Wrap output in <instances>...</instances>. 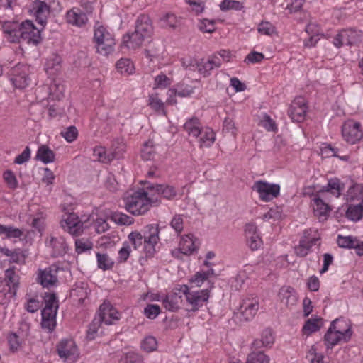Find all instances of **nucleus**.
Listing matches in <instances>:
<instances>
[{
    "instance_id": "f257e3e1",
    "label": "nucleus",
    "mask_w": 363,
    "mask_h": 363,
    "mask_svg": "<svg viewBox=\"0 0 363 363\" xmlns=\"http://www.w3.org/2000/svg\"><path fill=\"white\" fill-rule=\"evenodd\" d=\"M158 225H148L143 230V234L137 231L131 232L128 240L136 250L142 249L147 257H152L155 252V245L160 240Z\"/></svg>"
},
{
    "instance_id": "f03ea898",
    "label": "nucleus",
    "mask_w": 363,
    "mask_h": 363,
    "mask_svg": "<svg viewBox=\"0 0 363 363\" xmlns=\"http://www.w3.org/2000/svg\"><path fill=\"white\" fill-rule=\"evenodd\" d=\"M125 201V208L135 216L147 213L150 206L155 203V201L148 196L147 192L143 189L134 191L131 195L128 196Z\"/></svg>"
},
{
    "instance_id": "7ed1b4c3",
    "label": "nucleus",
    "mask_w": 363,
    "mask_h": 363,
    "mask_svg": "<svg viewBox=\"0 0 363 363\" xmlns=\"http://www.w3.org/2000/svg\"><path fill=\"white\" fill-rule=\"evenodd\" d=\"M94 40L96 43L97 52L107 55L113 50L115 45V39L112 34L107 29L96 23L94 26Z\"/></svg>"
},
{
    "instance_id": "20e7f679",
    "label": "nucleus",
    "mask_w": 363,
    "mask_h": 363,
    "mask_svg": "<svg viewBox=\"0 0 363 363\" xmlns=\"http://www.w3.org/2000/svg\"><path fill=\"white\" fill-rule=\"evenodd\" d=\"M179 291L185 296L187 310L192 312H195L203 306L210 297L208 289L191 291L186 285H182Z\"/></svg>"
},
{
    "instance_id": "39448f33",
    "label": "nucleus",
    "mask_w": 363,
    "mask_h": 363,
    "mask_svg": "<svg viewBox=\"0 0 363 363\" xmlns=\"http://www.w3.org/2000/svg\"><path fill=\"white\" fill-rule=\"evenodd\" d=\"M252 189L258 193L262 201L266 202L277 198L280 193V186L279 184H270L262 180L255 182Z\"/></svg>"
},
{
    "instance_id": "423d86ee",
    "label": "nucleus",
    "mask_w": 363,
    "mask_h": 363,
    "mask_svg": "<svg viewBox=\"0 0 363 363\" xmlns=\"http://www.w3.org/2000/svg\"><path fill=\"white\" fill-rule=\"evenodd\" d=\"M342 135L344 140L350 144H355L363 137L361 124L354 120L345 121L342 126Z\"/></svg>"
},
{
    "instance_id": "0eeeda50",
    "label": "nucleus",
    "mask_w": 363,
    "mask_h": 363,
    "mask_svg": "<svg viewBox=\"0 0 363 363\" xmlns=\"http://www.w3.org/2000/svg\"><path fill=\"white\" fill-rule=\"evenodd\" d=\"M362 40V32L353 28L342 30L333 39V44L337 48L344 45H356Z\"/></svg>"
},
{
    "instance_id": "6e6552de",
    "label": "nucleus",
    "mask_w": 363,
    "mask_h": 363,
    "mask_svg": "<svg viewBox=\"0 0 363 363\" xmlns=\"http://www.w3.org/2000/svg\"><path fill=\"white\" fill-rule=\"evenodd\" d=\"M29 67L18 64L10 70V80L16 88L24 89L29 85Z\"/></svg>"
},
{
    "instance_id": "1a4fd4ad",
    "label": "nucleus",
    "mask_w": 363,
    "mask_h": 363,
    "mask_svg": "<svg viewBox=\"0 0 363 363\" xmlns=\"http://www.w3.org/2000/svg\"><path fill=\"white\" fill-rule=\"evenodd\" d=\"M60 268L56 264L44 269H39L37 277V281L44 288H51L58 282L57 274Z\"/></svg>"
},
{
    "instance_id": "9d476101",
    "label": "nucleus",
    "mask_w": 363,
    "mask_h": 363,
    "mask_svg": "<svg viewBox=\"0 0 363 363\" xmlns=\"http://www.w3.org/2000/svg\"><path fill=\"white\" fill-rule=\"evenodd\" d=\"M61 227L73 236H79L84 230V223L74 213L66 214L63 216Z\"/></svg>"
},
{
    "instance_id": "9b49d317",
    "label": "nucleus",
    "mask_w": 363,
    "mask_h": 363,
    "mask_svg": "<svg viewBox=\"0 0 363 363\" xmlns=\"http://www.w3.org/2000/svg\"><path fill=\"white\" fill-rule=\"evenodd\" d=\"M25 21L19 23L16 21H6L2 26L5 37L10 43L22 42Z\"/></svg>"
},
{
    "instance_id": "f8f14e48",
    "label": "nucleus",
    "mask_w": 363,
    "mask_h": 363,
    "mask_svg": "<svg viewBox=\"0 0 363 363\" xmlns=\"http://www.w3.org/2000/svg\"><path fill=\"white\" fill-rule=\"evenodd\" d=\"M313 233H315V230L311 229L305 230L303 235L299 241L298 246L295 247V253L297 256L303 257H306L313 245H315L316 242L320 239L319 237L313 236Z\"/></svg>"
},
{
    "instance_id": "ddd939ff",
    "label": "nucleus",
    "mask_w": 363,
    "mask_h": 363,
    "mask_svg": "<svg viewBox=\"0 0 363 363\" xmlns=\"http://www.w3.org/2000/svg\"><path fill=\"white\" fill-rule=\"evenodd\" d=\"M57 352L60 358L69 363L74 362L78 357L77 348L72 340H62L57 345Z\"/></svg>"
},
{
    "instance_id": "4468645a",
    "label": "nucleus",
    "mask_w": 363,
    "mask_h": 363,
    "mask_svg": "<svg viewBox=\"0 0 363 363\" xmlns=\"http://www.w3.org/2000/svg\"><path fill=\"white\" fill-rule=\"evenodd\" d=\"M259 310V301L257 297L243 299L240 306V322L251 320Z\"/></svg>"
},
{
    "instance_id": "2eb2a0df",
    "label": "nucleus",
    "mask_w": 363,
    "mask_h": 363,
    "mask_svg": "<svg viewBox=\"0 0 363 363\" xmlns=\"http://www.w3.org/2000/svg\"><path fill=\"white\" fill-rule=\"evenodd\" d=\"M96 318L100 319L101 323L110 325L119 320V313L109 301H104L100 306L99 314Z\"/></svg>"
},
{
    "instance_id": "dca6fc26",
    "label": "nucleus",
    "mask_w": 363,
    "mask_h": 363,
    "mask_svg": "<svg viewBox=\"0 0 363 363\" xmlns=\"http://www.w3.org/2000/svg\"><path fill=\"white\" fill-rule=\"evenodd\" d=\"M307 111L306 102L304 98L299 96L291 103L288 113L292 121L301 122L303 121Z\"/></svg>"
},
{
    "instance_id": "f3484780",
    "label": "nucleus",
    "mask_w": 363,
    "mask_h": 363,
    "mask_svg": "<svg viewBox=\"0 0 363 363\" xmlns=\"http://www.w3.org/2000/svg\"><path fill=\"white\" fill-rule=\"evenodd\" d=\"M326 199L318 192L313 199V212L319 220H325L331 211L330 206L324 201Z\"/></svg>"
},
{
    "instance_id": "a211bd4d",
    "label": "nucleus",
    "mask_w": 363,
    "mask_h": 363,
    "mask_svg": "<svg viewBox=\"0 0 363 363\" xmlns=\"http://www.w3.org/2000/svg\"><path fill=\"white\" fill-rule=\"evenodd\" d=\"M41 40L40 31L36 28L32 21H26L23 29L22 42L28 44L37 45Z\"/></svg>"
},
{
    "instance_id": "6ab92c4d",
    "label": "nucleus",
    "mask_w": 363,
    "mask_h": 363,
    "mask_svg": "<svg viewBox=\"0 0 363 363\" xmlns=\"http://www.w3.org/2000/svg\"><path fill=\"white\" fill-rule=\"evenodd\" d=\"M66 21L69 24L82 28L88 22L86 14L79 8H72L66 13Z\"/></svg>"
},
{
    "instance_id": "aec40b11",
    "label": "nucleus",
    "mask_w": 363,
    "mask_h": 363,
    "mask_svg": "<svg viewBox=\"0 0 363 363\" xmlns=\"http://www.w3.org/2000/svg\"><path fill=\"white\" fill-rule=\"evenodd\" d=\"M278 296L281 303L289 308H291L297 303V294L294 289L291 286H282L279 289Z\"/></svg>"
},
{
    "instance_id": "412c9836",
    "label": "nucleus",
    "mask_w": 363,
    "mask_h": 363,
    "mask_svg": "<svg viewBox=\"0 0 363 363\" xmlns=\"http://www.w3.org/2000/svg\"><path fill=\"white\" fill-rule=\"evenodd\" d=\"M345 189V184L337 178H333L328 180L326 186L318 191L320 195L327 198L328 194H331L336 198L340 197L342 191Z\"/></svg>"
},
{
    "instance_id": "4be33fe9",
    "label": "nucleus",
    "mask_w": 363,
    "mask_h": 363,
    "mask_svg": "<svg viewBox=\"0 0 363 363\" xmlns=\"http://www.w3.org/2000/svg\"><path fill=\"white\" fill-rule=\"evenodd\" d=\"M220 65L221 60L220 56L213 55L210 56L206 61L203 59L199 60V72L206 77L211 74V70L220 67Z\"/></svg>"
},
{
    "instance_id": "5701e85b",
    "label": "nucleus",
    "mask_w": 363,
    "mask_h": 363,
    "mask_svg": "<svg viewBox=\"0 0 363 363\" xmlns=\"http://www.w3.org/2000/svg\"><path fill=\"white\" fill-rule=\"evenodd\" d=\"M146 39L148 38L135 29L132 33H127L123 37V44L128 49L135 50L140 48Z\"/></svg>"
},
{
    "instance_id": "b1692460",
    "label": "nucleus",
    "mask_w": 363,
    "mask_h": 363,
    "mask_svg": "<svg viewBox=\"0 0 363 363\" xmlns=\"http://www.w3.org/2000/svg\"><path fill=\"white\" fill-rule=\"evenodd\" d=\"M135 29L145 37L150 38L153 33V27L149 16L146 15L138 16L135 22Z\"/></svg>"
},
{
    "instance_id": "393cba45",
    "label": "nucleus",
    "mask_w": 363,
    "mask_h": 363,
    "mask_svg": "<svg viewBox=\"0 0 363 363\" xmlns=\"http://www.w3.org/2000/svg\"><path fill=\"white\" fill-rule=\"evenodd\" d=\"M33 10L35 11L36 21L43 26L50 12L49 6L44 1L37 0L34 2Z\"/></svg>"
},
{
    "instance_id": "a878e982",
    "label": "nucleus",
    "mask_w": 363,
    "mask_h": 363,
    "mask_svg": "<svg viewBox=\"0 0 363 363\" xmlns=\"http://www.w3.org/2000/svg\"><path fill=\"white\" fill-rule=\"evenodd\" d=\"M330 328L343 335L345 342H347L350 339L352 331L350 325L347 320L337 318L331 323Z\"/></svg>"
},
{
    "instance_id": "bb28decb",
    "label": "nucleus",
    "mask_w": 363,
    "mask_h": 363,
    "mask_svg": "<svg viewBox=\"0 0 363 363\" xmlns=\"http://www.w3.org/2000/svg\"><path fill=\"white\" fill-rule=\"evenodd\" d=\"M49 246L52 247V255L55 257H62L67 252V245L64 238L51 237Z\"/></svg>"
},
{
    "instance_id": "cd10ccee",
    "label": "nucleus",
    "mask_w": 363,
    "mask_h": 363,
    "mask_svg": "<svg viewBox=\"0 0 363 363\" xmlns=\"http://www.w3.org/2000/svg\"><path fill=\"white\" fill-rule=\"evenodd\" d=\"M45 307L42 310L41 315L47 316L50 314H56L58 308V301L55 294L46 293L44 296Z\"/></svg>"
},
{
    "instance_id": "c85d7f7f",
    "label": "nucleus",
    "mask_w": 363,
    "mask_h": 363,
    "mask_svg": "<svg viewBox=\"0 0 363 363\" xmlns=\"http://www.w3.org/2000/svg\"><path fill=\"white\" fill-rule=\"evenodd\" d=\"M62 59L57 54H52L48 60L45 65L46 73L53 77L56 75L61 69Z\"/></svg>"
},
{
    "instance_id": "c756f323",
    "label": "nucleus",
    "mask_w": 363,
    "mask_h": 363,
    "mask_svg": "<svg viewBox=\"0 0 363 363\" xmlns=\"http://www.w3.org/2000/svg\"><path fill=\"white\" fill-rule=\"evenodd\" d=\"M198 138H199V142L201 147H211L216 140L214 132L209 128H202Z\"/></svg>"
},
{
    "instance_id": "7c9ffc66",
    "label": "nucleus",
    "mask_w": 363,
    "mask_h": 363,
    "mask_svg": "<svg viewBox=\"0 0 363 363\" xmlns=\"http://www.w3.org/2000/svg\"><path fill=\"white\" fill-rule=\"evenodd\" d=\"M182 302V296L177 293H172L163 299V305L167 310L175 311L180 308Z\"/></svg>"
},
{
    "instance_id": "2f4dec72",
    "label": "nucleus",
    "mask_w": 363,
    "mask_h": 363,
    "mask_svg": "<svg viewBox=\"0 0 363 363\" xmlns=\"http://www.w3.org/2000/svg\"><path fill=\"white\" fill-rule=\"evenodd\" d=\"M147 189L155 191L164 198L172 199L177 195V191L173 186L163 184H151Z\"/></svg>"
},
{
    "instance_id": "473e14b6",
    "label": "nucleus",
    "mask_w": 363,
    "mask_h": 363,
    "mask_svg": "<svg viewBox=\"0 0 363 363\" xmlns=\"http://www.w3.org/2000/svg\"><path fill=\"white\" fill-rule=\"evenodd\" d=\"M9 285H11V289H14V293L16 291L19 286V276L16 273V267H10L5 271L4 279Z\"/></svg>"
},
{
    "instance_id": "72a5a7b5",
    "label": "nucleus",
    "mask_w": 363,
    "mask_h": 363,
    "mask_svg": "<svg viewBox=\"0 0 363 363\" xmlns=\"http://www.w3.org/2000/svg\"><path fill=\"white\" fill-rule=\"evenodd\" d=\"M347 201H363V184H354L347 190L346 194Z\"/></svg>"
},
{
    "instance_id": "f704fd0d",
    "label": "nucleus",
    "mask_w": 363,
    "mask_h": 363,
    "mask_svg": "<svg viewBox=\"0 0 363 363\" xmlns=\"http://www.w3.org/2000/svg\"><path fill=\"white\" fill-rule=\"evenodd\" d=\"M197 247L193 235H185L182 238L180 248L184 254H191Z\"/></svg>"
},
{
    "instance_id": "c9c22d12",
    "label": "nucleus",
    "mask_w": 363,
    "mask_h": 363,
    "mask_svg": "<svg viewBox=\"0 0 363 363\" xmlns=\"http://www.w3.org/2000/svg\"><path fill=\"white\" fill-rule=\"evenodd\" d=\"M202 125L197 118H191L189 119L184 125V129L189 135L198 138Z\"/></svg>"
},
{
    "instance_id": "e433bc0d",
    "label": "nucleus",
    "mask_w": 363,
    "mask_h": 363,
    "mask_svg": "<svg viewBox=\"0 0 363 363\" xmlns=\"http://www.w3.org/2000/svg\"><path fill=\"white\" fill-rule=\"evenodd\" d=\"M274 337L271 329L267 328L262 333L261 339L253 342L252 345L255 348H259L262 346L268 347L274 343Z\"/></svg>"
},
{
    "instance_id": "4c0bfd02",
    "label": "nucleus",
    "mask_w": 363,
    "mask_h": 363,
    "mask_svg": "<svg viewBox=\"0 0 363 363\" xmlns=\"http://www.w3.org/2000/svg\"><path fill=\"white\" fill-rule=\"evenodd\" d=\"M55 155L54 152L46 145H41L39 147L36 158L42 161L45 164L50 163L54 162Z\"/></svg>"
},
{
    "instance_id": "58836bf2",
    "label": "nucleus",
    "mask_w": 363,
    "mask_h": 363,
    "mask_svg": "<svg viewBox=\"0 0 363 363\" xmlns=\"http://www.w3.org/2000/svg\"><path fill=\"white\" fill-rule=\"evenodd\" d=\"M346 216L353 221H358L363 218V201L357 205H350L346 211Z\"/></svg>"
},
{
    "instance_id": "ea45409f",
    "label": "nucleus",
    "mask_w": 363,
    "mask_h": 363,
    "mask_svg": "<svg viewBox=\"0 0 363 363\" xmlns=\"http://www.w3.org/2000/svg\"><path fill=\"white\" fill-rule=\"evenodd\" d=\"M14 289H11V285H9L5 281L0 280V304H6L10 299L15 296Z\"/></svg>"
},
{
    "instance_id": "a19ab883",
    "label": "nucleus",
    "mask_w": 363,
    "mask_h": 363,
    "mask_svg": "<svg viewBox=\"0 0 363 363\" xmlns=\"http://www.w3.org/2000/svg\"><path fill=\"white\" fill-rule=\"evenodd\" d=\"M157 155L156 147L152 140H148L143 144L141 149V157L144 160H154Z\"/></svg>"
},
{
    "instance_id": "79ce46f5",
    "label": "nucleus",
    "mask_w": 363,
    "mask_h": 363,
    "mask_svg": "<svg viewBox=\"0 0 363 363\" xmlns=\"http://www.w3.org/2000/svg\"><path fill=\"white\" fill-rule=\"evenodd\" d=\"M161 26L174 29L180 24V19L174 13H167L160 20Z\"/></svg>"
},
{
    "instance_id": "37998d69",
    "label": "nucleus",
    "mask_w": 363,
    "mask_h": 363,
    "mask_svg": "<svg viewBox=\"0 0 363 363\" xmlns=\"http://www.w3.org/2000/svg\"><path fill=\"white\" fill-rule=\"evenodd\" d=\"M324 340L328 344V347H332L341 341L345 342V337L343 335L337 333L335 330H331L330 328L324 336Z\"/></svg>"
},
{
    "instance_id": "c03bdc74",
    "label": "nucleus",
    "mask_w": 363,
    "mask_h": 363,
    "mask_svg": "<svg viewBox=\"0 0 363 363\" xmlns=\"http://www.w3.org/2000/svg\"><path fill=\"white\" fill-rule=\"evenodd\" d=\"M93 155L98 161L105 164H108L113 160V155L102 146L94 147Z\"/></svg>"
},
{
    "instance_id": "a18cd8bd",
    "label": "nucleus",
    "mask_w": 363,
    "mask_h": 363,
    "mask_svg": "<svg viewBox=\"0 0 363 363\" xmlns=\"http://www.w3.org/2000/svg\"><path fill=\"white\" fill-rule=\"evenodd\" d=\"M322 325L321 318H310L306 320L303 327V332L304 334L310 335L320 330Z\"/></svg>"
},
{
    "instance_id": "49530a36",
    "label": "nucleus",
    "mask_w": 363,
    "mask_h": 363,
    "mask_svg": "<svg viewBox=\"0 0 363 363\" xmlns=\"http://www.w3.org/2000/svg\"><path fill=\"white\" fill-rule=\"evenodd\" d=\"M23 235L21 230L13 226L0 225V235H4L5 238H18Z\"/></svg>"
},
{
    "instance_id": "de8ad7c7",
    "label": "nucleus",
    "mask_w": 363,
    "mask_h": 363,
    "mask_svg": "<svg viewBox=\"0 0 363 363\" xmlns=\"http://www.w3.org/2000/svg\"><path fill=\"white\" fill-rule=\"evenodd\" d=\"M109 152L113 155V160L119 159L125 152V145L122 140L117 139L113 141Z\"/></svg>"
},
{
    "instance_id": "09e8293b",
    "label": "nucleus",
    "mask_w": 363,
    "mask_h": 363,
    "mask_svg": "<svg viewBox=\"0 0 363 363\" xmlns=\"http://www.w3.org/2000/svg\"><path fill=\"white\" fill-rule=\"evenodd\" d=\"M116 68L121 74H130L133 72L134 66L130 60L125 58L116 62Z\"/></svg>"
},
{
    "instance_id": "8fccbe9b",
    "label": "nucleus",
    "mask_w": 363,
    "mask_h": 363,
    "mask_svg": "<svg viewBox=\"0 0 363 363\" xmlns=\"http://www.w3.org/2000/svg\"><path fill=\"white\" fill-rule=\"evenodd\" d=\"M220 8L223 11L228 10L240 11L243 8V6L239 1L223 0L220 4Z\"/></svg>"
},
{
    "instance_id": "3c124183",
    "label": "nucleus",
    "mask_w": 363,
    "mask_h": 363,
    "mask_svg": "<svg viewBox=\"0 0 363 363\" xmlns=\"http://www.w3.org/2000/svg\"><path fill=\"white\" fill-rule=\"evenodd\" d=\"M41 325L48 332L52 331L56 325V314H50L49 316L42 315Z\"/></svg>"
},
{
    "instance_id": "603ef678",
    "label": "nucleus",
    "mask_w": 363,
    "mask_h": 363,
    "mask_svg": "<svg viewBox=\"0 0 363 363\" xmlns=\"http://www.w3.org/2000/svg\"><path fill=\"white\" fill-rule=\"evenodd\" d=\"M112 220L120 225H131L133 223V218L123 213H114L111 216Z\"/></svg>"
},
{
    "instance_id": "864d4df0",
    "label": "nucleus",
    "mask_w": 363,
    "mask_h": 363,
    "mask_svg": "<svg viewBox=\"0 0 363 363\" xmlns=\"http://www.w3.org/2000/svg\"><path fill=\"white\" fill-rule=\"evenodd\" d=\"M172 83L170 78L161 73L155 78L154 89H165Z\"/></svg>"
},
{
    "instance_id": "5fc2aeb1",
    "label": "nucleus",
    "mask_w": 363,
    "mask_h": 363,
    "mask_svg": "<svg viewBox=\"0 0 363 363\" xmlns=\"http://www.w3.org/2000/svg\"><path fill=\"white\" fill-rule=\"evenodd\" d=\"M97 264L100 269L104 270L111 269L113 262L106 254L96 253Z\"/></svg>"
},
{
    "instance_id": "6e6d98bb",
    "label": "nucleus",
    "mask_w": 363,
    "mask_h": 363,
    "mask_svg": "<svg viewBox=\"0 0 363 363\" xmlns=\"http://www.w3.org/2000/svg\"><path fill=\"white\" fill-rule=\"evenodd\" d=\"M269 360L262 352H254L248 355L246 363H269Z\"/></svg>"
},
{
    "instance_id": "4d7b16f0",
    "label": "nucleus",
    "mask_w": 363,
    "mask_h": 363,
    "mask_svg": "<svg viewBox=\"0 0 363 363\" xmlns=\"http://www.w3.org/2000/svg\"><path fill=\"white\" fill-rule=\"evenodd\" d=\"M149 105L156 111H162L164 113V104L159 99L157 94L149 96Z\"/></svg>"
},
{
    "instance_id": "13d9d810",
    "label": "nucleus",
    "mask_w": 363,
    "mask_h": 363,
    "mask_svg": "<svg viewBox=\"0 0 363 363\" xmlns=\"http://www.w3.org/2000/svg\"><path fill=\"white\" fill-rule=\"evenodd\" d=\"M356 238L352 236H342L339 235L337 237V245L340 247L343 248H352L354 247L356 242Z\"/></svg>"
},
{
    "instance_id": "bf43d9fd",
    "label": "nucleus",
    "mask_w": 363,
    "mask_h": 363,
    "mask_svg": "<svg viewBox=\"0 0 363 363\" xmlns=\"http://www.w3.org/2000/svg\"><path fill=\"white\" fill-rule=\"evenodd\" d=\"M157 342L152 336L145 337L141 342L142 349L147 352H150L157 349Z\"/></svg>"
},
{
    "instance_id": "052dcab7",
    "label": "nucleus",
    "mask_w": 363,
    "mask_h": 363,
    "mask_svg": "<svg viewBox=\"0 0 363 363\" xmlns=\"http://www.w3.org/2000/svg\"><path fill=\"white\" fill-rule=\"evenodd\" d=\"M4 179L6 182L7 186L9 188L11 189H15L18 187V182L17 181V179L14 174V173L11 170H6L4 172Z\"/></svg>"
},
{
    "instance_id": "680f3d73",
    "label": "nucleus",
    "mask_w": 363,
    "mask_h": 363,
    "mask_svg": "<svg viewBox=\"0 0 363 363\" xmlns=\"http://www.w3.org/2000/svg\"><path fill=\"white\" fill-rule=\"evenodd\" d=\"M170 226L175 230L177 235H179L184 230V220L181 215H175L171 222Z\"/></svg>"
},
{
    "instance_id": "e2e57ef3",
    "label": "nucleus",
    "mask_w": 363,
    "mask_h": 363,
    "mask_svg": "<svg viewBox=\"0 0 363 363\" xmlns=\"http://www.w3.org/2000/svg\"><path fill=\"white\" fill-rule=\"evenodd\" d=\"M92 246L93 245L91 242L89 241L88 240L82 238L77 239L75 240L76 252L79 254L91 250L92 248Z\"/></svg>"
},
{
    "instance_id": "0e129e2a",
    "label": "nucleus",
    "mask_w": 363,
    "mask_h": 363,
    "mask_svg": "<svg viewBox=\"0 0 363 363\" xmlns=\"http://www.w3.org/2000/svg\"><path fill=\"white\" fill-rule=\"evenodd\" d=\"M62 136L69 143L75 140L78 135V131L75 126H69L61 132Z\"/></svg>"
},
{
    "instance_id": "69168bd1",
    "label": "nucleus",
    "mask_w": 363,
    "mask_h": 363,
    "mask_svg": "<svg viewBox=\"0 0 363 363\" xmlns=\"http://www.w3.org/2000/svg\"><path fill=\"white\" fill-rule=\"evenodd\" d=\"M160 313V307L156 304H148L144 308V314L149 319H155Z\"/></svg>"
},
{
    "instance_id": "338daca9",
    "label": "nucleus",
    "mask_w": 363,
    "mask_h": 363,
    "mask_svg": "<svg viewBox=\"0 0 363 363\" xmlns=\"http://www.w3.org/2000/svg\"><path fill=\"white\" fill-rule=\"evenodd\" d=\"M257 30L261 35H272L275 32V28L271 23L262 21L259 24Z\"/></svg>"
},
{
    "instance_id": "774afa93",
    "label": "nucleus",
    "mask_w": 363,
    "mask_h": 363,
    "mask_svg": "<svg viewBox=\"0 0 363 363\" xmlns=\"http://www.w3.org/2000/svg\"><path fill=\"white\" fill-rule=\"evenodd\" d=\"M120 363H143L141 356L135 352H128L121 358Z\"/></svg>"
}]
</instances>
